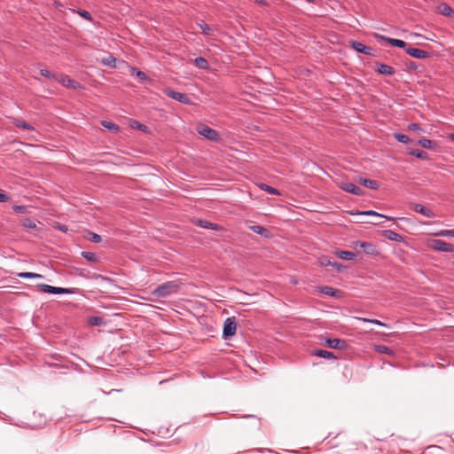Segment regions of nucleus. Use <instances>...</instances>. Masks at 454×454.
<instances>
[{"label":"nucleus","instance_id":"obj_1","mask_svg":"<svg viewBox=\"0 0 454 454\" xmlns=\"http://www.w3.org/2000/svg\"><path fill=\"white\" fill-rule=\"evenodd\" d=\"M180 288V283L178 281H168L158 286L153 292L152 294L157 297L165 298L172 294L176 293Z\"/></svg>","mask_w":454,"mask_h":454},{"label":"nucleus","instance_id":"obj_2","mask_svg":"<svg viewBox=\"0 0 454 454\" xmlns=\"http://www.w3.org/2000/svg\"><path fill=\"white\" fill-rule=\"evenodd\" d=\"M38 287L42 292L51 294H74L78 293L77 288L57 287L47 284H39Z\"/></svg>","mask_w":454,"mask_h":454},{"label":"nucleus","instance_id":"obj_3","mask_svg":"<svg viewBox=\"0 0 454 454\" xmlns=\"http://www.w3.org/2000/svg\"><path fill=\"white\" fill-rule=\"evenodd\" d=\"M198 133L210 141H217L219 134L216 130L205 124H200L197 127Z\"/></svg>","mask_w":454,"mask_h":454},{"label":"nucleus","instance_id":"obj_4","mask_svg":"<svg viewBox=\"0 0 454 454\" xmlns=\"http://www.w3.org/2000/svg\"><path fill=\"white\" fill-rule=\"evenodd\" d=\"M163 93L168 98L175 99L180 103L185 105H190L192 103L191 98L186 94L176 91L169 88L164 89Z\"/></svg>","mask_w":454,"mask_h":454},{"label":"nucleus","instance_id":"obj_5","mask_svg":"<svg viewBox=\"0 0 454 454\" xmlns=\"http://www.w3.org/2000/svg\"><path fill=\"white\" fill-rule=\"evenodd\" d=\"M429 246L432 249L440 252H454V245L445 242L442 239H432L429 243Z\"/></svg>","mask_w":454,"mask_h":454},{"label":"nucleus","instance_id":"obj_6","mask_svg":"<svg viewBox=\"0 0 454 454\" xmlns=\"http://www.w3.org/2000/svg\"><path fill=\"white\" fill-rule=\"evenodd\" d=\"M237 324L234 318L228 317L223 324V339L227 340L236 333Z\"/></svg>","mask_w":454,"mask_h":454},{"label":"nucleus","instance_id":"obj_7","mask_svg":"<svg viewBox=\"0 0 454 454\" xmlns=\"http://www.w3.org/2000/svg\"><path fill=\"white\" fill-rule=\"evenodd\" d=\"M354 248L356 250H361L366 254L374 255L378 254V250L376 246L370 242L365 241H356L354 243Z\"/></svg>","mask_w":454,"mask_h":454},{"label":"nucleus","instance_id":"obj_8","mask_svg":"<svg viewBox=\"0 0 454 454\" xmlns=\"http://www.w3.org/2000/svg\"><path fill=\"white\" fill-rule=\"evenodd\" d=\"M57 81L66 88L80 90L82 88V84L73 79H71L68 75L62 74L57 77Z\"/></svg>","mask_w":454,"mask_h":454},{"label":"nucleus","instance_id":"obj_9","mask_svg":"<svg viewBox=\"0 0 454 454\" xmlns=\"http://www.w3.org/2000/svg\"><path fill=\"white\" fill-rule=\"evenodd\" d=\"M325 344L330 348L340 350H343L348 348L347 341L339 338H326L325 340Z\"/></svg>","mask_w":454,"mask_h":454},{"label":"nucleus","instance_id":"obj_10","mask_svg":"<svg viewBox=\"0 0 454 454\" xmlns=\"http://www.w3.org/2000/svg\"><path fill=\"white\" fill-rule=\"evenodd\" d=\"M340 188L344 192H349L354 195L361 196L364 194V191L355 184L351 182H342L340 184Z\"/></svg>","mask_w":454,"mask_h":454},{"label":"nucleus","instance_id":"obj_11","mask_svg":"<svg viewBox=\"0 0 454 454\" xmlns=\"http://www.w3.org/2000/svg\"><path fill=\"white\" fill-rule=\"evenodd\" d=\"M350 46L354 51L359 53H364L367 56H372L373 55V50L371 47H368L364 45V43L357 42V41H351Z\"/></svg>","mask_w":454,"mask_h":454},{"label":"nucleus","instance_id":"obj_12","mask_svg":"<svg viewBox=\"0 0 454 454\" xmlns=\"http://www.w3.org/2000/svg\"><path fill=\"white\" fill-rule=\"evenodd\" d=\"M375 38H377L379 40H384V41L387 42L388 43H390L392 46L402 48V49H404L405 51L408 48V47H406L407 43L404 41L400 40V39L390 38V37L378 35V34L375 35Z\"/></svg>","mask_w":454,"mask_h":454},{"label":"nucleus","instance_id":"obj_13","mask_svg":"<svg viewBox=\"0 0 454 454\" xmlns=\"http://www.w3.org/2000/svg\"><path fill=\"white\" fill-rule=\"evenodd\" d=\"M406 53L418 59H424L429 57V52L419 48L408 47L406 49Z\"/></svg>","mask_w":454,"mask_h":454},{"label":"nucleus","instance_id":"obj_14","mask_svg":"<svg viewBox=\"0 0 454 454\" xmlns=\"http://www.w3.org/2000/svg\"><path fill=\"white\" fill-rule=\"evenodd\" d=\"M411 208L415 212H417V213H419V214H420V215H424V216H426L427 218H433V217L435 216V214L431 209H429L428 207H425V206H423V205H421L419 203L412 204L411 205Z\"/></svg>","mask_w":454,"mask_h":454},{"label":"nucleus","instance_id":"obj_15","mask_svg":"<svg viewBox=\"0 0 454 454\" xmlns=\"http://www.w3.org/2000/svg\"><path fill=\"white\" fill-rule=\"evenodd\" d=\"M319 291L322 294H325V295H328L330 297H334V298L340 297V294H341L340 290L333 288V287L329 286H320L319 287Z\"/></svg>","mask_w":454,"mask_h":454},{"label":"nucleus","instance_id":"obj_16","mask_svg":"<svg viewBox=\"0 0 454 454\" xmlns=\"http://www.w3.org/2000/svg\"><path fill=\"white\" fill-rule=\"evenodd\" d=\"M376 71L380 74L393 75L395 73V69L387 64L376 63Z\"/></svg>","mask_w":454,"mask_h":454},{"label":"nucleus","instance_id":"obj_17","mask_svg":"<svg viewBox=\"0 0 454 454\" xmlns=\"http://www.w3.org/2000/svg\"><path fill=\"white\" fill-rule=\"evenodd\" d=\"M359 183L369 188V189H372V190H377L379 188V184L377 181H374V180H372V179H368V178H364V177H360L359 178Z\"/></svg>","mask_w":454,"mask_h":454},{"label":"nucleus","instance_id":"obj_18","mask_svg":"<svg viewBox=\"0 0 454 454\" xmlns=\"http://www.w3.org/2000/svg\"><path fill=\"white\" fill-rule=\"evenodd\" d=\"M335 254L340 259L346 261H351L356 257V254L346 250H337Z\"/></svg>","mask_w":454,"mask_h":454},{"label":"nucleus","instance_id":"obj_19","mask_svg":"<svg viewBox=\"0 0 454 454\" xmlns=\"http://www.w3.org/2000/svg\"><path fill=\"white\" fill-rule=\"evenodd\" d=\"M312 355L327 359H336L337 357L334 356L333 352L325 350V349H316L312 352Z\"/></svg>","mask_w":454,"mask_h":454},{"label":"nucleus","instance_id":"obj_20","mask_svg":"<svg viewBox=\"0 0 454 454\" xmlns=\"http://www.w3.org/2000/svg\"><path fill=\"white\" fill-rule=\"evenodd\" d=\"M384 236L392 241L401 242L403 240V238L402 235H400L399 233H397L394 231H391V230L385 231Z\"/></svg>","mask_w":454,"mask_h":454},{"label":"nucleus","instance_id":"obj_21","mask_svg":"<svg viewBox=\"0 0 454 454\" xmlns=\"http://www.w3.org/2000/svg\"><path fill=\"white\" fill-rule=\"evenodd\" d=\"M194 66L201 70H207L209 68V64L206 59L203 57H198L193 61Z\"/></svg>","mask_w":454,"mask_h":454},{"label":"nucleus","instance_id":"obj_22","mask_svg":"<svg viewBox=\"0 0 454 454\" xmlns=\"http://www.w3.org/2000/svg\"><path fill=\"white\" fill-rule=\"evenodd\" d=\"M197 225L204 228V229H212V230H220L221 227L214 223L208 222L207 220H198Z\"/></svg>","mask_w":454,"mask_h":454},{"label":"nucleus","instance_id":"obj_23","mask_svg":"<svg viewBox=\"0 0 454 454\" xmlns=\"http://www.w3.org/2000/svg\"><path fill=\"white\" fill-rule=\"evenodd\" d=\"M439 12L444 16L450 17L454 13L453 9L447 4L442 3L438 6Z\"/></svg>","mask_w":454,"mask_h":454},{"label":"nucleus","instance_id":"obj_24","mask_svg":"<svg viewBox=\"0 0 454 454\" xmlns=\"http://www.w3.org/2000/svg\"><path fill=\"white\" fill-rule=\"evenodd\" d=\"M356 215H372V216H376V217H379V218H385V219H387V220H394L393 217H390V216H387L385 215H382V214H380L374 210H366V211H359L357 213H356Z\"/></svg>","mask_w":454,"mask_h":454},{"label":"nucleus","instance_id":"obj_25","mask_svg":"<svg viewBox=\"0 0 454 454\" xmlns=\"http://www.w3.org/2000/svg\"><path fill=\"white\" fill-rule=\"evenodd\" d=\"M418 144L426 149H434L436 145V143L433 140L427 139L426 137H422L418 141Z\"/></svg>","mask_w":454,"mask_h":454},{"label":"nucleus","instance_id":"obj_26","mask_svg":"<svg viewBox=\"0 0 454 454\" xmlns=\"http://www.w3.org/2000/svg\"><path fill=\"white\" fill-rule=\"evenodd\" d=\"M12 123L15 127H17L19 129H27V130H35V128L31 124H29L22 120L15 119Z\"/></svg>","mask_w":454,"mask_h":454},{"label":"nucleus","instance_id":"obj_27","mask_svg":"<svg viewBox=\"0 0 454 454\" xmlns=\"http://www.w3.org/2000/svg\"><path fill=\"white\" fill-rule=\"evenodd\" d=\"M409 154L415 156L416 158H418L419 160H427L429 158L427 153H426L425 151L419 150V149L411 150L409 153Z\"/></svg>","mask_w":454,"mask_h":454},{"label":"nucleus","instance_id":"obj_28","mask_svg":"<svg viewBox=\"0 0 454 454\" xmlns=\"http://www.w3.org/2000/svg\"><path fill=\"white\" fill-rule=\"evenodd\" d=\"M250 230L256 233V234H259L262 237H268L269 235V231L264 228L263 226H261V225H251L250 226Z\"/></svg>","mask_w":454,"mask_h":454},{"label":"nucleus","instance_id":"obj_29","mask_svg":"<svg viewBox=\"0 0 454 454\" xmlns=\"http://www.w3.org/2000/svg\"><path fill=\"white\" fill-rule=\"evenodd\" d=\"M101 124L104 128H106L109 131H112L114 133H117L119 131V126L113 121H102Z\"/></svg>","mask_w":454,"mask_h":454},{"label":"nucleus","instance_id":"obj_30","mask_svg":"<svg viewBox=\"0 0 454 454\" xmlns=\"http://www.w3.org/2000/svg\"><path fill=\"white\" fill-rule=\"evenodd\" d=\"M17 276L20 278H43V276L34 272H19Z\"/></svg>","mask_w":454,"mask_h":454},{"label":"nucleus","instance_id":"obj_31","mask_svg":"<svg viewBox=\"0 0 454 454\" xmlns=\"http://www.w3.org/2000/svg\"><path fill=\"white\" fill-rule=\"evenodd\" d=\"M81 255L82 256V258H84L88 262H98V257H97L95 253L88 252V251H82L81 253Z\"/></svg>","mask_w":454,"mask_h":454},{"label":"nucleus","instance_id":"obj_32","mask_svg":"<svg viewBox=\"0 0 454 454\" xmlns=\"http://www.w3.org/2000/svg\"><path fill=\"white\" fill-rule=\"evenodd\" d=\"M260 188L262 191L267 192L269 194H271V195H279L280 194V192H278V189H276L272 186H270L266 184H261Z\"/></svg>","mask_w":454,"mask_h":454},{"label":"nucleus","instance_id":"obj_33","mask_svg":"<svg viewBox=\"0 0 454 454\" xmlns=\"http://www.w3.org/2000/svg\"><path fill=\"white\" fill-rule=\"evenodd\" d=\"M20 224L26 229H35L36 227L35 222L27 217L21 219Z\"/></svg>","mask_w":454,"mask_h":454},{"label":"nucleus","instance_id":"obj_34","mask_svg":"<svg viewBox=\"0 0 454 454\" xmlns=\"http://www.w3.org/2000/svg\"><path fill=\"white\" fill-rule=\"evenodd\" d=\"M375 350L380 354H387L389 356L394 355L393 350L389 347L385 345H377L375 347Z\"/></svg>","mask_w":454,"mask_h":454},{"label":"nucleus","instance_id":"obj_35","mask_svg":"<svg viewBox=\"0 0 454 454\" xmlns=\"http://www.w3.org/2000/svg\"><path fill=\"white\" fill-rule=\"evenodd\" d=\"M132 74L136 75L139 82H145L148 80V76L145 73L137 70L136 68L132 69Z\"/></svg>","mask_w":454,"mask_h":454},{"label":"nucleus","instance_id":"obj_36","mask_svg":"<svg viewBox=\"0 0 454 454\" xmlns=\"http://www.w3.org/2000/svg\"><path fill=\"white\" fill-rule=\"evenodd\" d=\"M394 137L396 141L403 144H408L411 139L407 135L402 134V133H395Z\"/></svg>","mask_w":454,"mask_h":454},{"label":"nucleus","instance_id":"obj_37","mask_svg":"<svg viewBox=\"0 0 454 454\" xmlns=\"http://www.w3.org/2000/svg\"><path fill=\"white\" fill-rule=\"evenodd\" d=\"M90 279H95V280L100 279V280L107 282V283L113 282L112 278L103 276L101 274H98V273L90 274Z\"/></svg>","mask_w":454,"mask_h":454},{"label":"nucleus","instance_id":"obj_38","mask_svg":"<svg viewBox=\"0 0 454 454\" xmlns=\"http://www.w3.org/2000/svg\"><path fill=\"white\" fill-rule=\"evenodd\" d=\"M90 325L100 326L104 325V319L100 317H90L88 320Z\"/></svg>","mask_w":454,"mask_h":454},{"label":"nucleus","instance_id":"obj_39","mask_svg":"<svg viewBox=\"0 0 454 454\" xmlns=\"http://www.w3.org/2000/svg\"><path fill=\"white\" fill-rule=\"evenodd\" d=\"M438 237H454V229L452 230H441L434 233Z\"/></svg>","mask_w":454,"mask_h":454},{"label":"nucleus","instance_id":"obj_40","mask_svg":"<svg viewBox=\"0 0 454 454\" xmlns=\"http://www.w3.org/2000/svg\"><path fill=\"white\" fill-rule=\"evenodd\" d=\"M102 63L106 66H108V67H115L116 65V59L113 56H108L107 58L104 59L102 60Z\"/></svg>","mask_w":454,"mask_h":454},{"label":"nucleus","instance_id":"obj_41","mask_svg":"<svg viewBox=\"0 0 454 454\" xmlns=\"http://www.w3.org/2000/svg\"><path fill=\"white\" fill-rule=\"evenodd\" d=\"M198 25L200 27L203 35H210L211 29L207 23H205L204 21H201L200 23H198Z\"/></svg>","mask_w":454,"mask_h":454},{"label":"nucleus","instance_id":"obj_42","mask_svg":"<svg viewBox=\"0 0 454 454\" xmlns=\"http://www.w3.org/2000/svg\"><path fill=\"white\" fill-rule=\"evenodd\" d=\"M77 13L82 17L84 20H88V21H92V16L91 14L88 12V11H85V10H82V9H79L77 11Z\"/></svg>","mask_w":454,"mask_h":454},{"label":"nucleus","instance_id":"obj_43","mask_svg":"<svg viewBox=\"0 0 454 454\" xmlns=\"http://www.w3.org/2000/svg\"><path fill=\"white\" fill-rule=\"evenodd\" d=\"M40 74L44 76V77H47V78H50V79H53V80H56L57 81V75H55L54 74H52L51 71H49L48 69H41L40 70Z\"/></svg>","mask_w":454,"mask_h":454},{"label":"nucleus","instance_id":"obj_44","mask_svg":"<svg viewBox=\"0 0 454 454\" xmlns=\"http://www.w3.org/2000/svg\"><path fill=\"white\" fill-rule=\"evenodd\" d=\"M89 235L90 236V240L91 242L99 243L102 240L101 236L97 233L89 232Z\"/></svg>","mask_w":454,"mask_h":454},{"label":"nucleus","instance_id":"obj_45","mask_svg":"<svg viewBox=\"0 0 454 454\" xmlns=\"http://www.w3.org/2000/svg\"><path fill=\"white\" fill-rule=\"evenodd\" d=\"M13 211L18 214H24L27 212V207L22 205H15L13 206Z\"/></svg>","mask_w":454,"mask_h":454},{"label":"nucleus","instance_id":"obj_46","mask_svg":"<svg viewBox=\"0 0 454 454\" xmlns=\"http://www.w3.org/2000/svg\"><path fill=\"white\" fill-rule=\"evenodd\" d=\"M359 319L363 320L364 322H368V323H371V324L377 325L387 326L386 324L382 323L381 321H380L378 319H368V318H359Z\"/></svg>","mask_w":454,"mask_h":454},{"label":"nucleus","instance_id":"obj_47","mask_svg":"<svg viewBox=\"0 0 454 454\" xmlns=\"http://www.w3.org/2000/svg\"><path fill=\"white\" fill-rule=\"evenodd\" d=\"M408 129L409 130H412V131H417V132H419L422 130V128L420 127V125L419 123H410L408 125Z\"/></svg>","mask_w":454,"mask_h":454},{"label":"nucleus","instance_id":"obj_48","mask_svg":"<svg viewBox=\"0 0 454 454\" xmlns=\"http://www.w3.org/2000/svg\"><path fill=\"white\" fill-rule=\"evenodd\" d=\"M332 266H333V268H334L338 272H341V271L345 269V267H344L342 264H340V263H339V262H333Z\"/></svg>","mask_w":454,"mask_h":454},{"label":"nucleus","instance_id":"obj_49","mask_svg":"<svg viewBox=\"0 0 454 454\" xmlns=\"http://www.w3.org/2000/svg\"><path fill=\"white\" fill-rule=\"evenodd\" d=\"M10 200V197L4 193V192H0V202H6Z\"/></svg>","mask_w":454,"mask_h":454},{"label":"nucleus","instance_id":"obj_50","mask_svg":"<svg viewBox=\"0 0 454 454\" xmlns=\"http://www.w3.org/2000/svg\"><path fill=\"white\" fill-rule=\"evenodd\" d=\"M406 66L409 68L414 69V70L417 69V67H418L417 64L415 62H413V61H410V62L406 63Z\"/></svg>","mask_w":454,"mask_h":454},{"label":"nucleus","instance_id":"obj_51","mask_svg":"<svg viewBox=\"0 0 454 454\" xmlns=\"http://www.w3.org/2000/svg\"><path fill=\"white\" fill-rule=\"evenodd\" d=\"M321 264H322V265H325V266H326V265H331V266H332L333 262H332L330 260H323V261L321 262Z\"/></svg>","mask_w":454,"mask_h":454},{"label":"nucleus","instance_id":"obj_52","mask_svg":"<svg viewBox=\"0 0 454 454\" xmlns=\"http://www.w3.org/2000/svg\"><path fill=\"white\" fill-rule=\"evenodd\" d=\"M255 3L260 5H266L267 2L265 0H255Z\"/></svg>","mask_w":454,"mask_h":454},{"label":"nucleus","instance_id":"obj_53","mask_svg":"<svg viewBox=\"0 0 454 454\" xmlns=\"http://www.w3.org/2000/svg\"><path fill=\"white\" fill-rule=\"evenodd\" d=\"M139 129L141 130H145L147 129V127L144 124H140V123H137V126Z\"/></svg>","mask_w":454,"mask_h":454},{"label":"nucleus","instance_id":"obj_54","mask_svg":"<svg viewBox=\"0 0 454 454\" xmlns=\"http://www.w3.org/2000/svg\"><path fill=\"white\" fill-rule=\"evenodd\" d=\"M90 272H87L86 274L78 273L79 276L83 277L85 278H90Z\"/></svg>","mask_w":454,"mask_h":454},{"label":"nucleus","instance_id":"obj_55","mask_svg":"<svg viewBox=\"0 0 454 454\" xmlns=\"http://www.w3.org/2000/svg\"><path fill=\"white\" fill-rule=\"evenodd\" d=\"M67 228L66 226H60V227H59V230H61V231H67Z\"/></svg>","mask_w":454,"mask_h":454},{"label":"nucleus","instance_id":"obj_56","mask_svg":"<svg viewBox=\"0 0 454 454\" xmlns=\"http://www.w3.org/2000/svg\"><path fill=\"white\" fill-rule=\"evenodd\" d=\"M449 137H450L452 141H454V133L450 134Z\"/></svg>","mask_w":454,"mask_h":454},{"label":"nucleus","instance_id":"obj_57","mask_svg":"<svg viewBox=\"0 0 454 454\" xmlns=\"http://www.w3.org/2000/svg\"><path fill=\"white\" fill-rule=\"evenodd\" d=\"M78 273L86 274L83 270H79Z\"/></svg>","mask_w":454,"mask_h":454},{"label":"nucleus","instance_id":"obj_58","mask_svg":"<svg viewBox=\"0 0 454 454\" xmlns=\"http://www.w3.org/2000/svg\"><path fill=\"white\" fill-rule=\"evenodd\" d=\"M308 3H313L314 0H306Z\"/></svg>","mask_w":454,"mask_h":454},{"label":"nucleus","instance_id":"obj_59","mask_svg":"<svg viewBox=\"0 0 454 454\" xmlns=\"http://www.w3.org/2000/svg\"><path fill=\"white\" fill-rule=\"evenodd\" d=\"M371 223H372V224H378L379 223H377V222H372Z\"/></svg>","mask_w":454,"mask_h":454}]
</instances>
